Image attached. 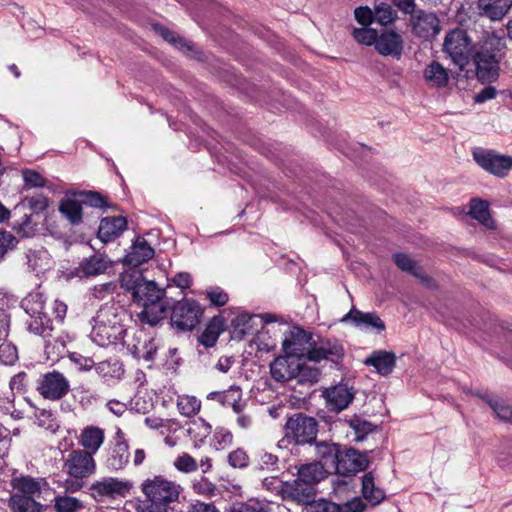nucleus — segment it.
I'll return each instance as SVG.
<instances>
[{
  "label": "nucleus",
  "mask_w": 512,
  "mask_h": 512,
  "mask_svg": "<svg viewBox=\"0 0 512 512\" xmlns=\"http://www.w3.org/2000/svg\"><path fill=\"white\" fill-rule=\"evenodd\" d=\"M121 287L131 293L135 303L143 310L138 313V320L150 326L157 325L167 315V304L163 300L165 291L155 281L147 280L138 271L123 273L120 277Z\"/></svg>",
  "instance_id": "1"
},
{
  "label": "nucleus",
  "mask_w": 512,
  "mask_h": 512,
  "mask_svg": "<svg viewBox=\"0 0 512 512\" xmlns=\"http://www.w3.org/2000/svg\"><path fill=\"white\" fill-rule=\"evenodd\" d=\"M129 318L128 311L122 305L115 302L103 304L91 319L92 341L101 347L122 343Z\"/></svg>",
  "instance_id": "2"
},
{
  "label": "nucleus",
  "mask_w": 512,
  "mask_h": 512,
  "mask_svg": "<svg viewBox=\"0 0 512 512\" xmlns=\"http://www.w3.org/2000/svg\"><path fill=\"white\" fill-rule=\"evenodd\" d=\"M182 490L180 484L162 475L145 479L141 484V491L150 505L139 512H168V505L178 501Z\"/></svg>",
  "instance_id": "3"
},
{
  "label": "nucleus",
  "mask_w": 512,
  "mask_h": 512,
  "mask_svg": "<svg viewBox=\"0 0 512 512\" xmlns=\"http://www.w3.org/2000/svg\"><path fill=\"white\" fill-rule=\"evenodd\" d=\"M501 39L488 38L473 55L477 78L481 82H491L498 78Z\"/></svg>",
  "instance_id": "4"
},
{
  "label": "nucleus",
  "mask_w": 512,
  "mask_h": 512,
  "mask_svg": "<svg viewBox=\"0 0 512 512\" xmlns=\"http://www.w3.org/2000/svg\"><path fill=\"white\" fill-rule=\"evenodd\" d=\"M45 300L41 293H30L23 301L22 306L30 319L27 321V328L35 335L44 338L51 336L52 321L43 312Z\"/></svg>",
  "instance_id": "5"
},
{
  "label": "nucleus",
  "mask_w": 512,
  "mask_h": 512,
  "mask_svg": "<svg viewBox=\"0 0 512 512\" xmlns=\"http://www.w3.org/2000/svg\"><path fill=\"white\" fill-rule=\"evenodd\" d=\"M284 431L287 439L297 445H303L316 439L318 423L313 417L296 413L287 419Z\"/></svg>",
  "instance_id": "6"
},
{
  "label": "nucleus",
  "mask_w": 512,
  "mask_h": 512,
  "mask_svg": "<svg viewBox=\"0 0 512 512\" xmlns=\"http://www.w3.org/2000/svg\"><path fill=\"white\" fill-rule=\"evenodd\" d=\"M443 47L444 51L460 69H464L468 65L471 54V42L465 31L455 29L448 33Z\"/></svg>",
  "instance_id": "7"
},
{
  "label": "nucleus",
  "mask_w": 512,
  "mask_h": 512,
  "mask_svg": "<svg viewBox=\"0 0 512 512\" xmlns=\"http://www.w3.org/2000/svg\"><path fill=\"white\" fill-rule=\"evenodd\" d=\"M473 158L482 169L500 178L507 176L512 169V156L501 155L493 150L476 148Z\"/></svg>",
  "instance_id": "8"
},
{
  "label": "nucleus",
  "mask_w": 512,
  "mask_h": 512,
  "mask_svg": "<svg viewBox=\"0 0 512 512\" xmlns=\"http://www.w3.org/2000/svg\"><path fill=\"white\" fill-rule=\"evenodd\" d=\"M202 310L194 300L177 302L171 314V324L180 331H191L199 323Z\"/></svg>",
  "instance_id": "9"
},
{
  "label": "nucleus",
  "mask_w": 512,
  "mask_h": 512,
  "mask_svg": "<svg viewBox=\"0 0 512 512\" xmlns=\"http://www.w3.org/2000/svg\"><path fill=\"white\" fill-rule=\"evenodd\" d=\"M37 391L44 399L57 401L69 393L70 383L64 374L53 370L41 375L38 379Z\"/></svg>",
  "instance_id": "10"
},
{
  "label": "nucleus",
  "mask_w": 512,
  "mask_h": 512,
  "mask_svg": "<svg viewBox=\"0 0 512 512\" xmlns=\"http://www.w3.org/2000/svg\"><path fill=\"white\" fill-rule=\"evenodd\" d=\"M344 357V348L336 339H320L318 342L313 340L312 347L308 351V359L311 362L318 363L322 360L338 364Z\"/></svg>",
  "instance_id": "11"
},
{
  "label": "nucleus",
  "mask_w": 512,
  "mask_h": 512,
  "mask_svg": "<svg viewBox=\"0 0 512 512\" xmlns=\"http://www.w3.org/2000/svg\"><path fill=\"white\" fill-rule=\"evenodd\" d=\"M126 346L135 359L145 361L154 360L158 349L153 336L145 329L136 330L131 339L126 342Z\"/></svg>",
  "instance_id": "12"
},
{
  "label": "nucleus",
  "mask_w": 512,
  "mask_h": 512,
  "mask_svg": "<svg viewBox=\"0 0 512 512\" xmlns=\"http://www.w3.org/2000/svg\"><path fill=\"white\" fill-rule=\"evenodd\" d=\"M130 488L131 485L127 481L113 477H105L91 484L90 495L93 499L100 502L106 498L125 496Z\"/></svg>",
  "instance_id": "13"
},
{
  "label": "nucleus",
  "mask_w": 512,
  "mask_h": 512,
  "mask_svg": "<svg viewBox=\"0 0 512 512\" xmlns=\"http://www.w3.org/2000/svg\"><path fill=\"white\" fill-rule=\"evenodd\" d=\"M96 468L92 454L85 450H73L64 462L65 471L74 478H86Z\"/></svg>",
  "instance_id": "14"
},
{
  "label": "nucleus",
  "mask_w": 512,
  "mask_h": 512,
  "mask_svg": "<svg viewBox=\"0 0 512 512\" xmlns=\"http://www.w3.org/2000/svg\"><path fill=\"white\" fill-rule=\"evenodd\" d=\"M313 335L303 329L297 328L285 337L282 347L288 356L302 360L308 359V351L312 347Z\"/></svg>",
  "instance_id": "15"
},
{
  "label": "nucleus",
  "mask_w": 512,
  "mask_h": 512,
  "mask_svg": "<svg viewBox=\"0 0 512 512\" xmlns=\"http://www.w3.org/2000/svg\"><path fill=\"white\" fill-rule=\"evenodd\" d=\"M412 30L418 37L429 39L439 34L440 22L433 12L417 10L411 15Z\"/></svg>",
  "instance_id": "16"
},
{
  "label": "nucleus",
  "mask_w": 512,
  "mask_h": 512,
  "mask_svg": "<svg viewBox=\"0 0 512 512\" xmlns=\"http://www.w3.org/2000/svg\"><path fill=\"white\" fill-rule=\"evenodd\" d=\"M367 466V456L351 448L340 452L334 471L339 475L349 476L365 470Z\"/></svg>",
  "instance_id": "17"
},
{
  "label": "nucleus",
  "mask_w": 512,
  "mask_h": 512,
  "mask_svg": "<svg viewBox=\"0 0 512 512\" xmlns=\"http://www.w3.org/2000/svg\"><path fill=\"white\" fill-rule=\"evenodd\" d=\"M354 395V391L344 384L331 386L322 392L326 407L334 412L346 409L352 403Z\"/></svg>",
  "instance_id": "18"
},
{
  "label": "nucleus",
  "mask_w": 512,
  "mask_h": 512,
  "mask_svg": "<svg viewBox=\"0 0 512 512\" xmlns=\"http://www.w3.org/2000/svg\"><path fill=\"white\" fill-rule=\"evenodd\" d=\"M404 41L402 36L394 30H384L378 34L375 45L376 51L382 56H391L400 59L403 53Z\"/></svg>",
  "instance_id": "19"
},
{
  "label": "nucleus",
  "mask_w": 512,
  "mask_h": 512,
  "mask_svg": "<svg viewBox=\"0 0 512 512\" xmlns=\"http://www.w3.org/2000/svg\"><path fill=\"white\" fill-rule=\"evenodd\" d=\"M342 323L351 321L355 327L361 330L383 331L385 324L375 312H362L353 307L340 320Z\"/></svg>",
  "instance_id": "20"
},
{
  "label": "nucleus",
  "mask_w": 512,
  "mask_h": 512,
  "mask_svg": "<svg viewBox=\"0 0 512 512\" xmlns=\"http://www.w3.org/2000/svg\"><path fill=\"white\" fill-rule=\"evenodd\" d=\"M299 371V359L292 356H279L270 364V373L277 382H287L294 379Z\"/></svg>",
  "instance_id": "21"
},
{
  "label": "nucleus",
  "mask_w": 512,
  "mask_h": 512,
  "mask_svg": "<svg viewBox=\"0 0 512 512\" xmlns=\"http://www.w3.org/2000/svg\"><path fill=\"white\" fill-rule=\"evenodd\" d=\"M113 266V262L104 254H94L82 260L77 268L80 277H94L104 274Z\"/></svg>",
  "instance_id": "22"
},
{
  "label": "nucleus",
  "mask_w": 512,
  "mask_h": 512,
  "mask_svg": "<svg viewBox=\"0 0 512 512\" xmlns=\"http://www.w3.org/2000/svg\"><path fill=\"white\" fill-rule=\"evenodd\" d=\"M155 254L154 248L143 237H137L130 247L129 252L125 255L124 262L133 267L152 259Z\"/></svg>",
  "instance_id": "23"
},
{
  "label": "nucleus",
  "mask_w": 512,
  "mask_h": 512,
  "mask_svg": "<svg viewBox=\"0 0 512 512\" xmlns=\"http://www.w3.org/2000/svg\"><path fill=\"white\" fill-rule=\"evenodd\" d=\"M26 264L29 271L39 276L53 267L51 255L44 248L28 249L25 252Z\"/></svg>",
  "instance_id": "24"
},
{
  "label": "nucleus",
  "mask_w": 512,
  "mask_h": 512,
  "mask_svg": "<svg viewBox=\"0 0 512 512\" xmlns=\"http://www.w3.org/2000/svg\"><path fill=\"white\" fill-rule=\"evenodd\" d=\"M127 228V220L122 216L106 217L100 222L98 228V238L104 242L113 241L119 237Z\"/></svg>",
  "instance_id": "25"
},
{
  "label": "nucleus",
  "mask_w": 512,
  "mask_h": 512,
  "mask_svg": "<svg viewBox=\"0 0 512 512\" xmlns=\"http://www.w3.org/2000/svg\"><path fill=\"white\" fill-rule=\"evenodd\" d=\"M15 493L35 497L41 493L47 483L44 479H36L28 475L13 477L10 482Z\"/></svg>",
  "instance_id": "26"
},
{
  "label": "nucleus",
  "mask_w": 512,
  "mask_h": 512,
  "mask_svg": "<svg viewBox=\"0 0 512 512\" xmlns=\"http://www.w3.org/2000/svg\"><path fill=\"white\" fill-rule=\"evenodd\" d=\"M208 399H216L221 405L232 407L235 413L242 412L245 403L242 401V391L237 386H231L223 392H211Z\"/></svg>",
  "instance_id": "27"
},
{
  "label": "nucleus",
  "mask_w": 512,
  "mask_h": 512,
  "mask_svg": "<svg viewBox=\"0 0 512 512\" xmlns=\"http://www.w3.org/2000/svg\"><path fill=\"white\" fill-rule=\"evenodd\" d=\"M364 363L368 366H373L376 371L386 376L393 371L396 363V355L393 352L384 350L374 351Z\"/></svg>",
  "instance_id": "28"
},
{
  "label": "nucleus",
  "mask_w": 512,
  "mask_h": 512,
  "mask_svg": "<svg viewBox=\"0 0 512 512\" xmlns=\"http://www.w3.org/2000/svg\"><path fill=\"white\" fill-rule=\"evenodd\" d=\"M104 439V430L97 426L91 425L85 427L82 430L79 443L84 448L83 450L93 455L99 450L104 442Z\"/></svg>",
  "instance_id": "29"
},
{
  "label": "nucleus",
  "mask_w": 512,
  "mask_h": 512,
  "mask_svg": "<svg viewBox=\"0 0 512 512\" xmlns=\"http://www.w3.org/2000/svg\"><path fill=\"white\" fill-rule=\"evenodd\" d=\"M340 448L335 443L318 442L315 446V454L319 459L318 463L324 465L327 471L334 470L340 455Z\"/></svg>",
  "instance_id": "30"
},
{
  "label": "nucleus",
  "mask_w": 512,
  "mask_h": 512,
  "mask_svg": "<svg viewBox=\"0 0 512 512\" xmlns=\"http://www.w3.org/2000/svg\"><path fill=\"white\" fill-rule=\"evenodd\" d=\"M512 6V0H479L481 14L496 21L502 19Z\"/></svg>",
  "instance_id": "31"
},
{
  "label": "nucleus",
  "mask_w": 512,
  "mask_h": 512,
  "mask_svg": "<svg viewBox=\"0 0 512 512\" xmlns=\"http://www.w3.org/2000/svg\"><path fill=\"white\" fill-rule=\"evenodd\" d=\"M60 213L73 225H77L82 221V202L75 193L66 195L59 205Z\"/></svg>",
  "instance_id": "32"
},
{
  "label": "nucleus",
  "mask_w": 512,
  "mask_h": 512,
  "mask_svg": "<svg viewBox=\"0 0 512 512\" xmlns=\"http://www.w3.org/2000/svg\"><path fill=\"white\" fill-rule=\"evenodd\" d=\"M286 493L298 503L308 505L314 499L315 489L313 485L301 481L297 476L293 483L287 486Z\"/></svg>",
  "instance_id": "33"
},
{
  "label": "nucleus",
  "mask_w": 512,
  "mask_h": 512,
  "mask_svg": "<svg viewBox=\"0 0 512 512\" xmlns=\"http://www.w3.org/2000/svg\"><path fill=\"white\" fill-rule=\"evenodd\" d=\"M8 506L12 512H41L42 505L33 497L14 493L11 495Z\"/></svg>",
  "instance_id": "34"
},
{
  "label": "nucleus",
  "mask_w": 512,
  "mask_h": 512,
  "mask_svg": "<svg viewBox=\"0 0 512 512\" xmlns=\"http://www.w3.org/2000/svg\"><path fill=\"white\" fill-rule=\"evenodd\" d=\"M328 471L321 463H309L301 465L298 469L297 476L301 481L315 485L327 476Z\"/></svg>",
  "instance_id": "35"
},
{
  "label": "nucleus",
  "mask_w": 512,
  "mask_h": 512,
  "mask_svg": "<svg viewBox=\"0 0 512 512\" xmlns=\"http://www.w3.org/2000/svg\"><path fill=\"white\" fill-rule=\"evenodd\" d=\"M225 329V321L221 316L213 317L208 323L206 329L199 337V341L205 347H212L218 340V337Z\"/></svg>",
  "instance_id": "36"
},
{
  "label": "nucleus",
  "mask_w": 512,
  "mask_h": 512,
  "mask_svg": "<svg viewBox=\"0 0 512 512\" xmlns=\"http://www.w3.org/2000/svg\"><path fill=\"white\" fill-rule=\"evenodd\" d=\"M362 494L373 506L380 504L385 499L384 491L375 486L374 476L371 472L365 473L362 477Z\"/></svg>",
  "instance_id": "37"
},
{
  "label": "nucleus",
  "mask_w": 512,
  "mask_h": 512,
  "mask_svg": "<svg viewBox=\"0 0 512 512\" xmlns=\"http://www.w3.org/2000/svg\"><path fill=\"white\" fill-rule=\"evenodd\" d=\"M424 78L435 87H443L449 80L447 70L436 61H433L425 68Z\"/></svg>",
  "instance_id": "38"
},
{
  "label": "nucleus",
  "mask_w": 512,
  "mask_h": 512,
  "mask_svg": "<svg viewBox=\"0 0 512 512\" xmlns=\"http://www.w3.org/2000/svg\"><path fill=\"white\" fill-rule=\"evenodd\" d=\"M212 426L203 418H198L189 425L187 433L194 442V446L198 447L204 443L205 439L210 435Z\"/></svg>",
  "instance_id": "39"
},
{
  "label": "nucleus",
  "mask_w": 512,
  "mask_h": 512,
  "mask_svg": "<svg viewBox=\"0 0 512 512\" xmlns=\"http://www.w3.org/2000/svg\"><path fill=\"white\" fill-rule=\"evenodd\" d=\"M129 458L128 444H114L111 454L107 459V465L112 470H120L128 464Z\"/></svg>",
  "instance_id": "40"
},
{
  "label": "nucleus",
  "mask_w": 512,
  "mask_h": 512,
  "mask_svg": "<svg viewBox=\"0 0 512 512\" xmlns=\"http://www.w3.org/2000/svg\"><path fill=\"white\" fill-rule=\"evenodd\" d=\"M469 214L484 226L488 228L494 227V221L489 213V204L486 201L480 199L471 200Z\"/></svg>",
  "instance_id": "41"
},
{
  "label": "nucleus",
  "mask_w": 512,
  "mask_h": 512,
  "mask_svg": "<svg viewBox=\"0 0 512 512\" xmlns=\"http://www.w3.org/2000/svg\"><path fill=\"white\" fill-rule=\"evenodd\" d=\"M54 508L57 512H77L84 508L83 501L66 492L54 497Z\"/></svg>",
  "instance_id": "42"
},
{
  "label": "nucleus",
  "mask_w": 512,
  "mask_h": 512,
  "mask_svg": "<svg viewBox=\"0 0 512 512\" xmlns=\"http://www.w3.org/2000/svg\"><path fill=\"white\" fill-rule=\"evenodd\" d=\"M176 405L179 413L185 417H193L201 409V401L191 395L178 396Z\"/></svg>",
  "instance_id": "43"
},
{
  "label": "nucleus",
  "mask_w": 512,
  "mask_h": 512,
  "mask_svg": "<svg viewBox=\"0 0 512 512\" xmlns=\"http://www.w3.org/2000/svg\"><path fill=\"white\" fill-rule=\"evenodd\" d=\"M96 373L102 378L119 379L124 374V368L118 360L101 361L95 365Z\"/></svg>",
  "instance_id": "44"
},
{
  "label": "nucleus",
  "mask_w": 512,
  "mask_h": 512,
  "mask_svg": "<svg viewBox=\"0 0 512 512\" xmlns=\"http://www.w3.org/2000/svg\"><path fill=\"white\" fill-rule=\"evenodd\" d=\"M394 262L399 269L406 271L416 278H419L422 282H429V278L424 276L416 263L406 254L397 253L393 256Z\"/></svg>",
  "instance_id": "45"
},
{
  "label": "nucleus",
  "mask_w": 512,
  "mask_h": 512,
  "mask_svg": "<svg viewBox=\"0 0 512 512\" xmlns=\"http://www.w3.org/2000/svg\"><path fill=\"white\" fill-rule=\"evenodd\" d=\"M481 397L487 402L499 419L504 421L511 419L512 409L503 400L489 394H485Z\"/></svg>",
  "instance_id": "46"
},
{
  "label": "nucleus",
  "mask_w": 512,
  "mask_h": 512,
  "mask_svg": "<svg viewBox=\"0 0 512 512\" xmlns=\"http://www.w3.org/2000/svg\"><path fill=\"white\" fill-rule=\"evenodd\" d=\"M254 317V315H250L247 313H241L237 315L231 321V327L233 328L234 333L237 334L240 338H243L247 334H252V321Z\"/></svg>",
  "instance_id": "47"
},
{
  "label": "nucleus",
  "mask_w": 512,
  "mask_h": 512,
  "mask_svg": "<svg viewBox=\"0 0 512 512\" xmlns=\"http://www.w3.org/2000/svg\"><path fill=\"white\" fill-rule=\"evenodd\" d=\"M374 22L382 26L389 25L397 18L396 12L391 5L380 3L373 10Z\"/></svg>",
  "instance_id": "48"
},
{
  "label": "nucleus",
  "mask_w": 512,
  "mask_h": 512,
  "mask_svg": "<svg viewBox=\"0 0 512 512\" xmlns=\"http://www.w3.org/2000/svg\"><path fill=\"white\" fill-rule=\"evenodd\" d=\"M320 371L318 368L310 367L299 360V371L295 374L294 379L299 383H315L318 381Z\"/></svg>",
  "instance_id": "49"
},
{
  "label": "nucleus",
  "mask_w": 512,
  "mask_h": 512,
  "mask_svg": "<svg viewBox=\"0 0 512 512\" xmlns=\"http://www.w3.org/2000/svg\"><path fill=\"white\" fill-rule=\"evenodd\" d=\"M353 37L355 40L361 44L370 46L376 45L378 33L375 29L368 28L364 26L362 28H354L353 29Z\"/></svg>",
  "instance_id": "50"
},
{
  "label": "nucleus",
  "mask_w": 512,
  "mask_h": 512,
  "mask_svg": "<svg viewBox=\"0 0 512 512\" xmlns=\"http://www.w3.org/2000/svg\"><path fill=\"white\" fill-rule=\"evenodd\" d=\"M173 465L179 472L183 473H192L198 469L197 461L188 453L178 455Z\"/></svg>",
  "instance_id": "51"
},
{
  "label": "nucleus",
  "mask_w": 512,
  "mask_h": 512,
  "mask_svg": "<svg viewBox=\"0 0 512 512\" xmlns=\"http://www.w3.org/2000/svg\"><path fill=\"white\" fill-rule=\"evenodd\" d=\"M233 435L225 428H217L214 432L212 445L216 450H224L232 445Z\"/></svg>",
  "instance_id": "52"
},
{
  "label": "nucleus",
  "mask_w": 512,
  "mask_h": 512,
  "mask_svg": "<svg viewBox=\"0 0 512 512\" xmlns=\"http://www.w3.org/2000/svg\"><path fill=\"white\" fill-rule=\"evenodd\" d=\"M12 227L22 237H30L34 233V225L30 214L25 213L19 219L14 220Z\"/></svg>",
  "instance_id": "53"
},
{
  "label": "nucleus",
  "mask_w": 512,
  "mask_h": 512,
  "mask_svg": "<svg viewBox=\"0 0 512 512\" xmlns=\"http://www.w3.org/2000/svg\"><path fill=\"white\" fill-rule=\"evenodd\" d=\"M350 427L354 430L355 439L357 441L364 440L365 437L373 432L376 428L372 423L360 419L351 420Z\"/></svg>",
  "instance_id": "54"
},
{
  "label": "nucleus",
  "mask_w": 512,
  "mask_h": 512,
  "mask_svg": "<svg viewBox=\"0 0 512 512\" xmlns=\"http://www.w3.org/2000/svg\"><path fill=\"white\" fill-rule=\"evenodd\" d=\"M227 460L233 468L243 469L249 465V456L243 448H237L230 452Z\"/></svg>",
  "instance_id": "55"
},
{
  "label": "nucleus",
  "mask_w": 512,
  "mask_h": 512,
  "mask_svg": "<svg viewBox=\"0 0 512 512\" xmlns=\"http://www.w3.org/2000/svg\"><path fill=\"white\" fill-rule=\"evenodd\" d=\"M75 196L80 198V201L83 204L89 205L95 208H102L105 206V199L98 192L88 191V192H78L75 193Z\"/></svg>",
  "instance_id": "56"
},
{
  "label": "nucleus",
  "mask_w": 512,
  "mask_h": 512,
  "mask_svg": "<svg viewBox=\"0 0 512 512\" xmlns=\"http://www.w3.org/2000/svg\"><path fill=\"white\" fill-rule=\"evenodd\" d=\"M18 359L17 348L10 342H4L0 345V361L5 365H12Z\"/></svg>",
  "instance_id": "57"
},
{
  "label": "nucleus",
  "mask_w": 512,
  "mask_h": 512,
  "mask_svg": "<svg viewBox=\"0 0 512 512\" xmlns=\"http://www.w3.org/2000/svg\"><path fill=\"white\" fill-rule=\"evenodd\" d=\"M307 512H340L341 508L339 505L327 501V500H318V501H311L307 505Z\"/></svg>",
  "instance_id": "58"
},
{
  "label": "nucleus",
  "mask_w": 512,
  "mask_h": 512,
  "mask_svg": "<svg viewBox=\"0 0 512 512\" xmlns=\"http://www.w3.org/2000/svg\"><path fill=\"white\" fill-rule=\"evenodd\" d=\"M155 29L158 31V33L163 37V39L179 49H183L184 47L190 48L184 41L183 38H181L179 35H177L175 32H172L168 30L165 27L162 26H156Z\"/></svg>",
  "instance_id": "59"
},
{
  "label": "nucleus",
  "mask_w": 512,
  "mask_h": 512,
  "mask_svg": "<svg viewBox=\"0 0 512 512\" xmlns=\"http://www.w3.org/2000/svg\"><path fill=\"white\" fill-rule=\"evenodd\" d=\"M25 185L30 188L43 187L46 184L44 177L35 170L26 169L23 171Z\"/></svg>",
  "instance_id": "60"
},
{
  "label": "nucleus",
  "mask_w": 512,
  "mask_h": 512,
  "mask_svg": "<svg viewBox=\"0 0 512 512\" xmlns=\"http://www.w3.org/2000/svg\"><path fill=\"white\" fill-rule=\"evenodd\" d=\"M17 239L9 232H0V260L6 255L9 250L16 247Z\"/></svg>",
  "instance_id": "61"
},
{
  "label": "nucleus",
  "mask_w": 512,
  "mask_h": 512,
  "mask_svg": "<svg viewBox=\"0 0 512 512\" xmlns=\"http://www.w3.org/2000/svg\"><path fill=\"white\" fill-rule=\"evenodd\" d=\"M117 284L115 282H107L100 285H96L93 288V296L97 299L103 300L108 295L115 292Z\"/></svg>",
  "instance_id": "62"
},
{
  "label": "nucleus",
  "mask_w": 512,
  "mask_h": 512,
  "mask_svg": "<svg viewBox=\"0 0 512 512\" xmlns=\"http://www.w3.org/2000/svg\"><path fill=\"white\" fill-rule=\"evenodd\" d=\"M355 19L363 26H368L374 22L373 11L368 7L360 6L354 11Z\"/></svg>",
  "instance_id": "63"
},
{
  "label": "nucleus",
  "mask_w": 512,
  "mask_h": 512,
  "mask_svg": "<svg viewBox=\"0 0 512 512\" xmlns=\"http://www.w3.org/2000/svg\"><path fill=\"white\" fill-rule=\"evenodd\" d=\"M25 202L28 207L35 213L44 211L48 206V200L44 195H37L34 197L26 198Z\"/></svg>",
  "instance_id": "64"
}]
</instances>
